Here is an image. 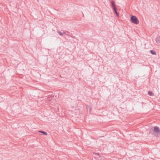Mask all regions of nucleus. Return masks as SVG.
Listing matches in <instances>:
<instances>
[{
  "mask_svg": "<svg viewBox=\"0 0 160 160\" xmlns=\"http://www.w3.org/2000/svg\"><path fill=\"white\" fill-rule=\"evenodd\" d=\"M148 95H149L150 96H152L153 95V93L152 92V91H149L148 92Z\"/></svg>",
  "mask_w": 160,
  "mask_h": 160,
  "instance_id": "obj_8",
  "label": "nucleus"
},
{
  "mask_svg": "<svg viewBox=\"0 0 160 160\" xmlns=\"http://www.w3.org/2000/svg\"><path fill=\"white\" fill-rule=\"evenodd\" d=\"M57 32L59 34L60 36H62L63 35V33L61 32L60 31H57Z\"/></svg>",
  "mask_w": 160,
  "mask_h": 160,
  "instance_id": "obj_9",
  "label": "nucleus"
},
{
  "mask_svg": "<svg viewBox=\"0 0 160 160\" xmlns=\"http://www.w3.org/2000/svg\"><path fill=\"white\" fill-rule=\"evenodd\" d=\"M131 21L132 22L137 24L139 23V22L137 17L135 16H132L131 18Z\"/></svg>",
  "mask_w": 160,
  "mask_h": 160,
  "instance_id": "obj_1",
  "label": "nucleus"
},
{
  "mask_svg": "<svg viewBox=\"0 0 160 160\" xmlns=\"http://www.w3.org/2000/svg\"><path fill=\"white\" fill-rule=\"evenodd\" d=\"M62 33H63V34H66V32H64V31H63V32H62Z\"/></svg>",
  "mask_w": 160,
  "mask_h": 160,
  "instance_id": "obj_11",
  "label": "nucleus"
},
{
  "mask_svg": "<svg viewBox=\"0 0 160 160\" xmlns=\"http://www.w3.org/2000/svg\"><path fill=\"white\" fill-rule=\"evenodd\" d=\"M68 35V36H70L71 37H72L73 38H75V37L74 36H72L71 35H70L69 34H67Z\"/></svg>",
  "mask_w": 160,
  "mask_h": 160,
  "instance_id": "obj_10",
  "label": "nucleus"
},
{
  "mask_svg": "<svg viewBox=\"0 0 160 160\" xmlns=\"http://www.w3.org/2000/svg\"><path fill=\"white\" fill-rule=\"evenodd\" d=\"M98 154V153H96V154Z\"/></svg>",
  "mask_w": 160,
  "mask_h": 160,
  "instance_id": "obj_13",
  "label": "nucleus"
},
{
  "mask_svg": "<svg viewBox=\"0 0 160 160\" xmlns=\"http://www.w3.org/2000/svg\"><path fill=\"white\" fill-rule=\"evenodd\" d=\"M111 4L113 9H115L116 7L114 2V1H112L111 2Z\"/></svg>",
  "mask_w": 160,
  "mask_h": 160,
  "instance_id": "obj_4",
  "label": "nucleus"
},
{
  "mask_svg": "<svg viewBox=\"0 0 160 160\" xmlns=\"http://www.w3.org/2000/svg\"><path fill=\"white\" fill-rule=\"evenodd\" d=\"M153 131L154 132L158 133L160 132V129H159V128L157 126H155L154 127V130Z\"/></svg>",
  "mask_w": 160,
  "mask_h": 160,
  "instance_id": "obj_2",
  "label": "nucleus"
},
{
  "mask_svg": "<svg viewBox=\"0 0 160 160\" xmlns=\"http://www.w3.org/2000/svg\"><path fill=\"white\" fill-rule=\"evenodd\" d=\"M113 9L114 11V12L116 13L117 16L118 17H119V14H118V12H117V11L116 8H115V9Z\"/></svg>",
  "mask_w": 160,
  "mask_h": 160,
  "instance_id": "obj_6",
  "label": "nucleus"
},
{
  "mask_svg": "<svg viewBox=\"0 0 160 160\" xmlns=\"http://www.w3.org/2000/svg\"><path fill=\"white\" fill-rule=\"evenodd\" d=\"M150 52L152 55H155L156 54V52L154 50H151L150 51Z\"/></svg>",
  "mask_w": 160,
  "mask_h": 160,
  "instance_id": "obj_5",
  "label": "nucleus"
},
{
  "mask_svg": "<svg viewBox=\"0 0 160 160\" xmlns=\"http://www.w3.org/2000/svg\"><path fill=\"white\" fill-rule=\"evenodd\" d=\"M155 41L158 43H160V36H158L156 39Z\"/></svg>",
  "mask_w": 160,
  "mask_h": 160,
  "instance_id": "obj_3",
  "label": "nucleus"
},
{
  "mask_svg": "<svg viewBox=\"0 0 160 160\" xmlns=\"http://www.w3.org/2000/svg\"><path fill=\"white\" fill-rule=\"evenodd\" d=\"M88 107L89 108V109H90V111L91 108L89 106H88Z\"/></svg>",
  "mask_w": 160,
  "mask_h": 160,
  "instance_id": "obj_12",
  "label": "nucleus"
},
{
  "mask_svg": "<svg viewBox=\"0 0 160 160\" xmlns=\"http://www.w3.org/2000/svg\"><path fill=\"white\" fill-rule=\"evenodd\" d=\"M39 132L43 133V134H44V135H47V133L45 132L42 131H39Z\"/></svg>",
  "mask_w": 160,
  "mask_h": 160,
  "instance_id": "obj_7",
  "label": "nucleus"
}]
</instances>
